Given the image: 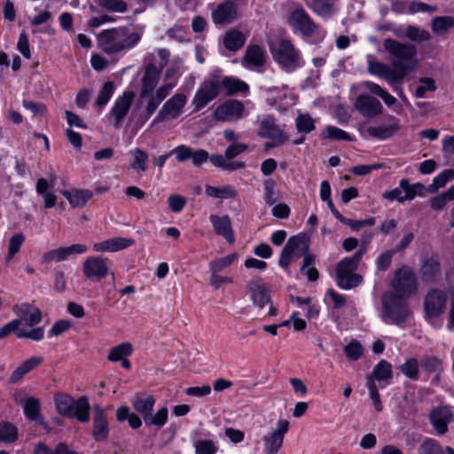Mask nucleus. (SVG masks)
I'll list each match as a JSON object with an SVG mask.
<instances>
[{
    "label": "nucleus",
    "mask_w": 454,
    "mask_h": 454,
    "mask_svg": "<svg viewBox=\"0 0 454 454\" xmlns=\"http://www.w3.org/2000/svg\"><path fill=\"white\" fill-rule=\"evenodd\" d=\"M367 71L371 75L385 79L389 85L400 84L405 76L414 71V67L392 64V67L377 59L372 54L366 57Z\"/></svg>",
    "instance_id": "3"
},
{
    "label": "nucleus",
    "mask_w": 454,
    "mask_h": 454,
    "mask_svg": "<svg viewBox=\"0 0 454 454\" xmlns=\"http://www.w3.org/2000/svg\"><path fill=\"white\" fill-rule=\"evenodd\" d=\"M187 103V97L183 93H176L168 99L153 119L154 123L169 121L179 118Z\"/></svg>",
    "instance_id": "10"
},
{
    "label": "nucleus",
    "mask_w": 454,
    "mask_h": 454,
    "mask_svg": "<svg viewBox=\"0 0 454 454\" xmlns=\"http://www.w3.org/2000/svg\"><path fill=\"white\" fill-rule=\"evenodd\" d=\"M141 39V35L131 32L125 27L106 29L98 35V47L107 54L125 51L136 46Z\"/></svg>",
    "instance_id": "1"
},
{
    "label": "nucleus",
    "mask_w": 454,
    "mask_h": 454,
    "mask_svg": "<svg viewBox=\"0 0 454 454\" xmlns=\"http://www.w3.org/2000/svg\"><path fill=\"white\" fill-rule=\"evenodd\" d=\"M109 434V427L106 415L99 405L93 407V429L92 436L96 441H104Z\"/></svg>",
    "instance_id": "26"
},
{
    "label": "nucleus",
    "mask_w": 454,
    "mask_h": 454,
    "mask_svg": "<svg viewBox=\"0 0 454 454\" xmlns=\"http://www.w3.org/2000/svg\"><path fill=\"white\" fill-rule=\"evenodd\" d=\"M262 185H263L264 202L269 206H272L278 200V198L277 196V192H276V183L271 178H268L263 181Z\"/></svg>",
    "instance_id": "48"
},
{
    "label": "nucleus",
    "mask_w": 454,
    "mask_h": 454,
    "mask_svg": "<svg viewBox=\"0 0 454 454\" xmlns=\"http://www.w3.org/2000/svg\"><path fill=\"white\" fill-rule=\"evenodd\" d=\"M10 333H15L17 338H27L33 340H41L44 336L43 327H35L27 330L21 327V320L13 319L0 328V339L5 338Z\"/></svg>",
    "instance_id": "12"
},
{
    "label": "nucleus",
    "mask_w": 454,
    "mask_h": 454,
    "mask_svg": "<svg viewBox=\"0 0 454 454\" xmlns=\"http://www.w3.org/2000/svg\"><path fill=\"white\" fill-rule=\"evenodd\" d=\"M221 90H224L227 95L232 96L238 93L248 94L249 85L236 77L215 75Z\"/></svg>",
    "instance_id": "25"
},
{
    "label": "nucleus",
    "mask_w": 454,
    "mask_h": 454,
    "mask_svg": "<svg viewBox=\"0 0 454 454\" xmlns=\"http://www.w3.org/2000/svg\"><path fill=\"white\" fill-rule=\"evenodd\" d=\"M83 274L91 280H98L108 273L107 260L99 256L87 258L82 265Z\"/></svg>",
    "instance_id": "20"
},
{
    "label": "nucleus",
    "mask_w": 454,
    "mask_h": 454,
    "mask_svg": "<svg viewBox=\"0 0 454 454\" xmlns=\"http://www.w3.org/2000/svg\"><path fill=\"white\" fill-rule=\"evenodd\" d=\"M246 292L254 306L263 308L270 301V294L261 278L251 279L246 286Z\"/></svg>",
    "instance_id": "21"
},
{
    "label": "nucleus",
    "mask_w": 454,
    "mask_h": 454,
    "mask_svg": "<svg viewBox=\"0 0 454 454\" xmlns=\"http://www.w3.org/2000/svg\"><path fill=\"white\" fill-rule=\"evenodd\" d=\"M131 403L144 420H147L146 419H149V415L153 411L155 398L147 393H138L132 397Z\"/></svg>",
    "instance_id": "28"
},
{
    "label": "nucleus",
    "mask_w": 454,
    "mask_h": 454,
    "mask_svg": "<svg viewBox=\"0 0 454 454\" xmlns=\"http://www.w3.org/2000/svg\"><path fill=\"white\" fill-rule=\"evenodd\" d=\"M62 195L71 207H82L92 198L93 193L90 190L73 188L63 191Z\"/></svg>",
    "instance_id": "32"
},
{
    "label": "nucleus",
    "mask_w": 454,
    "mask_h": 454,
    "mask_svg": "<svg viewBox=\"0 0 454 454\" xmlns=\"http://www.w3.org/2000/svg\"><path fill=\"white\" fill-rule=\"evenodd\" d=\"M309 7L315 13L322 18H329L336 12L332 0H313Z\"/></svg>",
    "instance_id": "41"
},
{
    "label": "nucleus",
    "mask_w": 454,
    "mask_h": 454,
    "mask_svg": "<svg viewBox=\"0 0 454 454\" xmlns=\"http://www.w3.org/2000/svg\"><path fill=\"white\" fill-rule=\"evenodd\" d=\"M366 387L369 390V395L372 401L375 410L377 411H381L383 406L380 401L378 387L376 386V383L372 380V377H366Z\"/></svg>",
    "instance_id": "56"
},
{
    "label": "nucleus",
    "mask_w": 454,
    "mask_h": 454,
    "mask_svg": "<svg viewBox=\"0 0 454 454\" xmlns=\"http://www.w3.org/2000/svg\"><path fill=\"white\" fill-rule=\"evenodd\" d=\"M133 240L130 239L116 237L93 245L95 252H118L130 247Z\"/></svg>",
    "instance_id": "30"
},
{
    "label": "nucleus",
    "mask_w": 454,
    "mask_h": 454,
    "mask_svg": "<svg viewBox=\"0 0 454 454\" xmlns=\"http://www.w3.org/2000/svg\"><path fill=\"white\" fill-rule=\"evenodd\" d=\"M129 153L132 156V161L130 163L131 168L137 172L146 171L148 153L140 148L132 149L130 150Z\"/></svg>",
    "instance_id": "44"
},
{
    "label": "nucleus",
    "mask_w": 454,
    "mask_h": 454,
    "mask_svg": "<svg viewBox=\"0 0 454 454\" xmlns=\"http://www.w3.org/2000/svg\"><path fill=\"white\" fill-rule=\"evenodd\" d=\"M75 400L76 399L73 398L69 395L58 393L54 395L56 410L59 414L67 417L71 412V409L74 406Z\"/></svg>",
    "instance_id": "43"
},
{
    "label": "nucleus",
    "mask_w": 454,
    "mask_h": 454,
    "mask_svg": "<svg viewBox=\"0 0 454 454\" xmlns=\"http://www.w3.org/2000/svg\"><path fill=\"white\" fill-rule=\"evenodd\" d=\"M389 124L379 127H368L366 132L372 137L378 138L380 140H386L394 136L399 129L400 124L398 120L394 116H388Z\"/></svg>",
    "instance_id": "29"
},
{
    "label": "nucleus",
    "mask_w": 454,
    "mask_h": 454,
    "mask_svg": "<svg viewBox=\"0 0 454 454\" xmlns=\"http://www.w3.org/2000/svg\"><path fill=\"white\" fill-rule=\"evenodd\" d=\"M325 138L332 140L351 141L352 137L346 131L335 126H327L323 134Z\"/></svg>",
    "instance_id": "58"
},
{
    "label": "nucleus",
    "mask_w": 454,
    "mask_h": 454,
    "mask_svg": "<svg viewBox=\"0 0 454 454\" xmlns=\"http://www.w3.org/2000/svg\"><path fill=\"white\" fill-rule=\"evenodd\" d=\"M422 369L427 373L438 372L442 368V362L435 356H427L421 361Z\"/></svg>",
    "instance_id": "64"
},
{
    "label": "nucleus",
    "mask_w": 454,
    "mask_h": 454,
    "mask_svg": "<svg viewBox=\"0 0 454 454\" xmlns=\"http://www.w3.org/2000/svg\"><path fill=\"white\" fill-rule=\"evenodd\" d=\"M114 89V86L113 82H105L98 93L96 104L100 107L105 106L112 98Z\"/></svg>",
    "instance_id": "60"
},
{
    "label": "nucleus",
    "mask_w": 454,
    "mask_h": 454,
    "mask_svg": "<svg viewBox=\"0 0 454 454\" xmlns=\"http://www.w3.org/2000/svg\"><path fill=\"white\" fill-rule=\"evenodd\" d=\"M90 406L88 398L86 396H81L75 400L71 412L67 417L75 418L78 421L85 423L90 419Z\"/></svg>",
    "instance_id": "34"
},
{
    "label": "nucleus",
    "mask_w": 454,
    "mask_h": 454,
    "mask_svg": "<svg viewBox=\"0 0 454 454\" xmlns=\"http://www.w3.org/2000/svg\"><path fill=\"white\" fill-rule=\"evenodd\" d=\"M42 356H32L24 361L12 373L10 377V382L17 383L20 381L27 373L36 368L39 364H42Z\"/></svg>",
    "instance_id": "33"
},
{
    "label": "nucleus",
    "mask_w": 454,
    "mask_h": 454,
    "mask_svg": "<svg viewBox=\"0 0 454 454\" xmlns=\"http://www.w3.org/2000/svg\"><path fill=\"white\" fill-rule=\"evenodd\" d=\"M237 18V8L231 2H224L216 6L212 12L215 24L224 25L233 22Z\"/></svg>",
    "instance_id": "27"
},
{
    "label": "nucleus",
    "mask_w": 454,
    "mask_h": 454,
    "mask_svg": "<svg viewBox=\"0 0 454 454\" xmlns=\"http://www.w3.org/2000/svg\"><path fill=\"white\" fill-rule=\"evenodd\" d=\"M133 352V347L129 342H122L109 350L107 358L112 362H119L129 356Z\"/></svg>",
    "instance_id": "46"
},
{
    "label": "nucleus",
    "mask_w": 454,
    "mask_h": 454,
    "mask_svg": "<svg viewBox=\"0 0 454 454\" xmlns=\"http://www.w3.org/2000/svg\"><path fill=\"white\" fill-rule=\"evenodd\" d=\"M205 192L209 197L220 200L234 199L238 194L235 188L230 184H226L222 187H215L207 184L205 187Z\"/></svg>",
    "instance_id": "36"
},
{
    "label": "nucleus",
    "mask_w": 454,
    "mask_h": 454,
    "mask_svg": "<svg viewBox=\"0 0 454 454\" xmlns=\"http://www.w3.org/2000/svg\"><path fill=\"white\" fill-rule=\"evenodd\" d=\"M447 301V295L444 292L433 289L424 300V308L428 317L434 318L443 313Z\"/></svg>",
    "instance_id": "17"
},
{
    "label": "nucleus",
    "mask_w": 454,
    "mask_h": 454,
    "mask_svg": "<svg viewBox=\"0 0 454 454\" xmlns=\"http://www.w3.org/2000/svg\"><path fill=\"white\" fill-rule=\"evenodd\" d=\"M289 24L294 31L305 36H311L317 27L302 8L295 9L289 17Z\"/></svg>",
    "instance_id": "15"
},
{
    "label": "nucleus",
    "mask_w": 454,
    "mask_h": 454,
    "mask_svg": "<svg viewBox=\"0 0 454 454\" xmlns=\"http://www.w3.org/2000/svg\"><path fill=\"white\" fill-rule=\"evenodd\" d=\"M22 406L25 416L31 420H39L40 415V401L35 397H27L24 401L19 402Z\"/></svg>",
    "instance_id": "37"
},
{
    "label": "nucleus",
    "mask_w": 454,
    "mask_h": 454,
    "mask_svg": "<svg viewBox=\"0 0 454 454\" xmlns=\"http://www.w3.org/2000/svg\"><path fill=\"white\" fill-rule=\"evenodd\" d=\"M13 311L20 317L17 320H21V327L27 325L33 329L35 325L42 321V313L40 309L36 307L31 306L30 304L22 303L15 305L13 307Z\"/></svg>",
    "instance_id": "22"
},
{
    "label": "nucleus",
    "mask_w": 454,
    "mask_h": 454,
    "mask_svg": "<svg viewBox=\"0 0 454 454\" xmlns=\"http://www.w3.org/2000/svg\"><path fill=\"white\" fill-rule=\"evenodd\" d=\"M441 272L440 263L434 258H426L422 261L419 273L423 281H434Z\"/></svg>",
    "instance_id": "35"
},
{
    "label": "nucleus",
    "mask_w": 454,
    "mask_h": 454,
    "mask_svg": "<svg viewBox=\"0 0 454 454\" xmlns=\"http://www.w3.org/2000/svg\"><path fill=\"white\" fill-rule=\"evenodd\" d=\"M392 287L399 298L409 297L417 291V281L414 272L408 266L403 265L395 272Z\"/></svg>",
    "instance_id": "9"
},
{
    "label": "nucleus",
    "mask_w": 454,
    "mask_h": 454,
    "mask_svg": "<svg viewBox=\"0 0 454 454\" xmlns=\"http://www.w3.org/2000/svg\"><path fill=\"white\" fill-rule=\"evenodd\" d=\"M303 258L304 268L308 264L316 263V256L309 252V239L306 234L292 236L286 243L278 260V264L288 269L291 262Z\"/></svg>",
    "instance_id": "2"
},
{
    "label": "nucleus",
    "mask_w": 454,
    "mask_h": 454,
    "mask_svg": "<svg viewBox=\"0 0 454 454\" xmlns=\"http://www.w3.org/2000/svg\"><path fill=\"white\" fill-rule=\"evenodd\" d=\"M209 160L214 166L224 170H237L243 168L245 167V164L243 162L230 160L226 157L225 153L224 155H212L211 157H209Z\"/></svg>",
    "instance_id": "45"
},
{
    "label": "nucleus",
    "mask_w": 454,
    "mask_h": 454,
    "mask_svg": "<svg viewBox=\"0 0 454 454\" xmlns=\"http://www.w3.org/2000/svg\"><path fill=\"white\" fill-rule=\"evenodd\" d=\"M196 454H215L218 447L212 440H199L194 443Z\"/></svg>",
    "instance_id": "61"
},
{
    "label": "nucleus",
    "mask_w": 454,
    "mask_h": 454,
    "mask_svg": "<svg viewBox=\"0 0 454 454\" xmlns=\"http://www.w3.org/2000/svg\"><path fill=\"white\" fill-rule=\"evenodd\" d=\"M68 258L65 247L50 250L42 255L43 263L59 262Z\"/></svg>",
    "instance_id": "49"
},
{
    "label": "nucleus",
    "mask_w": 454,
    "mask_h": 454,
    "mask_svg": "<svg viewBox=\"0 0 454 454\" xmlns=\"http://www.w3.org/2000/svg\"><path fill=\"white\" fill-rule=\"evenodd\" d=\"M452 200H454V185L450 186L445 192L438 194L437 196L432 197L429 200V204L433 210L440 211Z\"/></svg>",
    "instance_id": "40"
},
{
    "label": "nucleus",
    "mask_w": 454,
    "mask_h": 454,
    "mask_svg": "<svg viewBox=\"0 0 454 454\" xmlns=\"http://www.w3.org/2000/svg\"><path fill=\"white\" fill-rule=\"evenodd\" d=\"M245 111L244 104L237 99H228L218 106L214 113L217 121H233L240 119Z\"/></svg>",
    "instance_id": "14"
},
{
    "label": "nucleus",
    "mask_w": 454,
    "mask_h": 454,
    "mask_svg": "<svg viewBox=\"0 0 454 454\" xmlns=\"http://www.w3.org/2000/svg\"><path fill=\"white\" fill-rule=\"evenodd\" d=\"M365 252L366 245L364 244L352 256L345 257L337 263L336 282L341 289L354 288L362 282V277L355 271Z\"/></svg>",
    "instance_id": "4"
},
{
    "label": "nucleus",
    "mask_w": 454,
    "mask_h": 454,
    "mask_svg": "<svg viewBox=\"0 0 454 454\" xmlns=\"http://www.w3.org/2000/svg\"><path fill=\"white\" fill-rule=\"evenodd\" d=\"M295 124L299 132L309 133L315 129V121L309 114H299L295 119Z\"/></svg>",
    "instance_id": "51"
},
{
    "label": "nucleus",
    "mask_w": 454,
    "mask_h": 454,
    "mask_svg": "<svg viewBox=\"0 0 454 454\" xmlns=\"http://www.w3.org/2000/svg\"><path fill=\"white\" fill-rule=\"evenodd\" d=\"M134 98L135 93L133 91H124L114 100L110 111V115L114 120L115 127L120 126L121 122L129 113Z\"/></svg>",
    "instance_id": "18"
},
{
    "label": "nucleus",
    "mask_w": 454,
    "mask_h": 454,
    "mask_svg": "<svg viewBox=\"0 0 454 454\" xmlns=\"http://www.w3.org/2000/svg\"><path fill=\"white\" fill-rule=\"evenodd\" d=\"M383 46L393 59L392 64L414 67V70L418 67V62L415 59L417 55V48L415 45L387 38L383 41Z\"/></svg>",
    "instance_id": "7"
},
{
    "label": "nucleus",
    "mask_w": 454,
    "mask_h": 454,
    "mask_svg": "<svg viewBox=\"0 0 454 454\" xmlns=\"http://www.w3.org/2000/svg\"><path fill=\"white\" fill-rule=\"evenodd\" d=\"M246 42V36L239 30H231L226 33L223 43L224 46L231 51L239 50Z\"/></svg>",
    "instance_id": "42"
},
{
    "label": "nucleus",
    "mask_w": 454,
    "mask_h": 454,
    "mask_svg": "<svg viewBox=\"0 0 454 454\" xmlns=\"http://www.w3.org/2000/svg\"><path fill=\"white\" fill-rule=\"evenodd\" d=\"M355 109L365 118H374L383 112V106L379 99L369 95L360 94L354 102Z\"/></svg>",
    "instance_id": "16"
},
{
    "label": "nucleus",
    "mask_w": 454,
    "mask_h": 454,
    "mask_svg": "<svg viewBox=\"0 0 454 454\" xmlns=\"http://www.w3.org/2000/svg\"><path fill=\"white\" fill-rule=\"evenodd\" d=\"M257 134L261 137L273 141V144L271 145H267V147L281 145L286 140L282 130L276 125L271 116H266L260 121Z\"/></svg>",
    "instance_id": "19"
},
{
    "label": "nucleus",
    "mask_w": 454,
    "mask_h": 454,
    "mask_svg": "<svg viewBox=\"0 0 454 454\" xmlns=\"http://www.w3.org/2000/svg\"><path fill=\"white\" fill-rule=\"evenodd\" d=\"M418 454H443V451L436 440L427 438L419 445Z\"/></svg>",
    "instance_id": "52"
},
{
    "label": "nucleus",
    "mask_w": 454,
    "mask_h": 454,
    "mask_svg": "<svg viewBox=\"0 0 454 454\" xmlns=\"http://www.w3.org/2000/svg\"><path fill=\"white\" fill-rule=\"evenodd\" d=\"M344 353L349 360L356 361L363 356L364 348L358 340H353L345 346Z\"/></svg>",
    "instance_id": "57"
},
{
    "label": "nucleus",
    "mask_w": 454,
    "mask_h": 454,
    "mask_svg": "<svg viewBox=\"0 0 454 454\" xmlns=\"http://www.w3.org/2000/svg\"><path fill=\"white\" fill-rule=\"evenodd\" d=\"M220 89L215 76L205 80L196 91L192 105L195 111H200L205 107L209 102L214 100L220 93Z\"/></svg>",
    "instance_id": "11"
},
{
    "label": "nucleus",
    "mask_w": 454,
    "mask_h": 454,
    "mask_svg": "<svg viewBox=\"0 0 454 454\" xmlns=\"http://www.w3.org/2000/svg\"><path fill=\"white\" fill-rule=\"evenodd\" d=\"M17 428L8 423L3 422L0 424V440L4 442H12L17 439Z\"/></svg>",
    "instance_id": "62"
},
{
    "label": "nucleus",
    "mask_w": 454,
    "mask_h": 454,
    "mask_svg": "<svg viewBox=\"0 0 454 454\" xmlns=\"http://www.w3.org/2000/svg\"><path fill=\"white\" fill-rule=\"evenodd\" d=\"M168 416V411L167 407H161L154 415H153L151 412L149 419H146L147 420H145V422L147 425H153L161 427L167 423Z\"/></svg>",
    "instance_id": "59"
},
{
    "label": "nucleus",
    "mask_w": 454,
    "mask_h": 454,
    "mask_svg": "<svg viewBox=\"0 0 454 454\" xmlns=\"http://www.w3.org/2000/svg\"><path fill=\"white\" fill-rule=\"evenodd\" d=\"M169 58V51L166 49H160L157 51V59L155 63H149L145 67V74L142 77V87L140 98H144L152 94L157 86L162 68L167 65Z\"/></svg>",
    "instance_id": "6"
},
{
    "label": "nucleus",
    "mask_w": 454,
    "mask_h": 454,
    "mask_svg": "<svg viewBox=\"0 0 454 454\" xmlns=\"http://www.w3.org/2000/svg\"><path fill=\"white\" fill-rule=\"evenodd\" d=\"M419 82L422 85L419 86L414 92V96L418 98H425L427 91H434L436 90L434 81L432 78L423 77Z\"/></svg>",
    "instance_id": "63"
},
{
    "label": "nucleus",
    "mask_w": 454,
    "mask_h": 454,
    "mask_svg": "<svg viewBox=\"0 0 454 454\" xmlns=\"http://www.w3.org/2000/svg\"><path fill=\"white\" fill-rule=\"evenodd\" d=\"M25 241V236L22 233H17L10 238L8 244V254L5 258L10 262L13 256L20 251L21 245Z\"/></svg>",
    "instance_id": "54"
},
{
    "label": "nucleus",
    "mask_w": 454,
    "mask_h": 454,
    "mask_svg": "<svg viewBox=\"0 0 454 454\" xmlns=\"http://www.w3.org/2000/svg\"><path fill=\"white\" fill-rule=\"evenodd\" d=\"M454 27V19L451 17H436L432 21V30L439 35L444 34Z\"/></svg>",
    "instance_id": "53"
},
{
    "label": "nucleus",
    "mask_w": 454,
    "mask_h": 454,
    "mask_svg": "<svg viewBox=\"0 0 454 454\" xmlns=\"http://www.w3.org/2000/svg\"><path fill=\"white\" fill-rule=\"evenodd\" d=\"M274 60L286 71L292 72L301 67V53L288 39H281L270 45Z\"/></svg>",
    "instance_id": "5"
},
{
    "label": "nucleus",
    "mask_w": 454,
    "mask_h": 454,
    "mask_svg": "<svg viewBox=\"0 0 454 454\" xmlns=\"http://www.w3.org/2000/svg\"><path fill=\"white\" fill-rule=\"evenodd\" d=\"M400 372L411 380L419 378V364L416 358H409L399 366Z\"/></svg>",
    "instance_id": "47"
},
{
    "label": "nucleus",
    "mask_w": 454,
    "mask_h": 454,
    "mask_svg": "<svg viewBox=\"0 0 454 454\" xmlns=\"http://www.w3.org/2000/svg\"><path fill=\"white\" fill-rule=\"evenodd\" d=\"M289 422L286 419L278 421L277 428L262 437L263 451L266 454H278L284 442V436L288 432Z\"/></svg>",
    "instance_id": "13"
},
{
    "label": "nucleus",
    "mask_w": 454,
    "mask_h": 454,
    "mask_svg": "<svg viewBox=\"0 0 454 454\" xmlns=\"http://www.w3.org/2000/svg\"><path fill=\"white\" fill-rule=\"evenodd\" d=\"M382 320L386 324L401 325L406 321L410 315L408 305L405 301L395 295H386L383 297Z\"/></svg>",
    "instance_id": "8"
},
{
    "label": "nucleus",
    "mask_w": 454,
    "mask_h": 454,
    "mask_svg": "<svg viewBox=\"0 0 454 454\" xmlns=\"http://www.w3.org/2000/svg\"><path fill=\"white\" fill-rule=\"evenodd\" d=\"M238 259V254L232 253L227 256L215 259L209 263V270L217 272L223 271L225 268L230 267Z\"/></svg>",
    "instance_id": "50"
},
{
    "label": "nucleus",
    "mask_w": 454,
    "mask_h": 454,
    "mask_svg": "<svg viewBox=\"0 0 454 454\" xmlns=\"http://www.w3.org/2000/svg\"><path fill=\"white\" fill-rule=\"evenodd\" d=\"M430 422L438 434L448 431V424L452 420V412L447 406L434 408L429 415Z\"/></svg>",
    "instance_id": "23"
},
{
    "label": "nucleus",
    "mask_w": 454,
    "mask_h": 454,
    "mask_svg": "<svg viewBox=\"0 0 454 454\" xmlns=\"http://www.w3.org/2000/svg\"><path fill=\"white\" fill-rule=\"evenodd\" d=\"M209 221L217 235L223 237L230 244L234 243L235 236L229 215H218L212 214L209 216Z\"/></svg>",
    "instance_id": "24"
},
{
    "label": "nucleus",
    "mask_w": 454,
    "mask_h": 454,
    "mask_svg": "<svg viewBox=\"0 0 454 454\" xmlns=\"http://www.w3.org/2000/svg\"><path fill=\"white\" fill-rule=\"evenodd\" d=\"M367 377H372L374 382L375 380L387 382L392 378V366L387 361L381 360L374 366L372 374Z\"/></svg>",
    "instance_id": "39"
},
{
    "label": "nucleus",
    "mask_w": 454,
    "mask_h": 454,
    "mask_svg": "<svg viewBox=\"0 0 454 454\" xmlns=\"http://www.w3.org/2000/svg\"><path fill=\"white\" fill-rule=\"evenodd\" d=\"M405 36L414 42H425L431 37L428 31L415 26H408L405 28Z\"/></svg>",
    "instance_id": "55"
},
{
    "label": "nucleus",
    "mask_w": 454,
    "mask_h": 454,
    "mask_svg": "<svg viewBox=\"0 0 454 454\" xmlns=\"http://www.w3.org/2000/svg\"><path fill=\"white\" fill-rule=\"evenodd\" d=\"M265 63V51L258 45H248L243 58L245 67H260Z\"/></svg>",
    "instance_id": "31"
},
{
    "label": "nucleus",
    "mask_w": 454,
    "mask_h": 454,
    "mask_svg": "<svg viewBox=\"0 0 454 454\" xmlns=\"http://www.w3.org/2000/svg\"><path fill=\"white\" fill-rule=\"evenodd\" d=\"M400 188L403 191V196L406 200H413L416 195L423 196L425 186L420 183L411 184L408 179L403 178L399 182Z\"/></svg>",
    "instance_id": "38"
}]
</instances>
